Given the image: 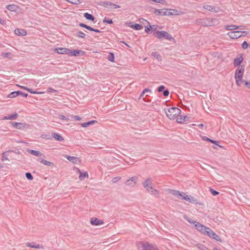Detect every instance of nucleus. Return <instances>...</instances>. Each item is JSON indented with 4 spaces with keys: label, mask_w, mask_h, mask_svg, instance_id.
<instances>
[{
    "label": "nucleus",
    "mask_w": 250,
    "mask_h": 250,
    "mask_svg": "<svg viewBox=\"0 0 250 250\" xmlns=\"http://www.w3.org/2000/svg\"><path fill=\"white\" fill-rule=\"evenodd\" d=\"M154 14L159 16H171L177 15L178 11L173 9L164 8L162 9H153Z\"/></svg>",
    "instance_id": "obj_1"
},
{
    "label": "nucleus",
    "mask_w": 250,
    "mask_h": 250,
    "mask_svg": "<svg viewBox=\"0 0 250 250\" xmlns=\"http://www.w3.org/2000/svg\"><path fill=\"white\" fill-rule=\"evenodd\" d=\"M165 112L168 119L174 120L180 115L181 111L177 107H172L167 109H165Z\"/></svg>",
    "instance_id": "obj_2"
},
{
    "label": "nucleus",
    "mask_w": 250,
    "mask_h": 250,
    "mask_svg": "<svg viewBox=\"0 0 250 250\" xmlns=\"http://www.w3.org/2000/svg\"><path fill=\"white\" fill-rule=\"evenodd\" d=\"M153 35L160 40L164 39L169 41H175V39L172 35L164 30L157 31L153 34Z\"/></svg>",
    "instance_id": "obj_3"
},
{
    "label": "nucleus",
    "mask_w": 250,
    "mask_h": 250,
    "mask_svg": "<svg viewBox=\"0 0 250 250\" xmlns=\"http://www.w3.org/2000/svg\"><path fill=\"white\" fill-rule=\"evenodd\" d=\"M244 71V65L239 66L235 71V79L237 85L240 86L241 83H243L244 80L242 79L243 72Z\"/></svg>",
    "instance_id": "obj_4"
},
{
    "label": "nucleus",
    "mask_w": 250,
    "mask_h": 250,
    "mask_svg": "<svg viewBox=\"0 0 250 250\" xmlns=\"http://www.w3.org/2000/svg\"><path fill=\"white\" fill-rule=\"evenodd\" d=\"M137 247L138 250H159L156 246L149 244L148 242H139Z\"/></svg>",
    "instance_id": "obj_5"
},
{
    "label": "nucleus",
    "mask_w": 250,
    "mask_h": 250,
    "mask_svg": "<svg viewBox=\"0 0 250 250\" xmlns=\"http://www.w3.org/2000/svg\"><path fill=\"white\" fill-rule=\"evenodd\" d=\"M217 21L216 19L206 18L200 19L199 23L203 26H211L214 25L212 23L213 21Z\"/></svg>",
    "instance_id": "obj_6"
},
{
    "label": "nucleus",
    "mask_w": 250,
    "mask_h": 250,
    "mask_svg": "<svg viewBox=\"0 0 250 250\" xmlns=\"http://www.w3.org/2000/svg\"><path fill=\"white\" fill-rule=\"evenodd\" d=\"M204 234L208 235L210 238L214 239L217 241L222 242V240L220 238L219 236L209 228H208V229L205 230Z\"/></svg>",
    "instance_id": "obj_7"
},
{
    "label": "nucleus",
    "mask_w": 250,
    "mask_h": 250,
    "mask_svg": "<svg viewBox=\"0 0 250 250\" xmlns=\"http://www.w3.org/2000/svg\"><path fill=\"white\" fill-rule=\"evenodd\" d=\"M227 35L232 39H237L241 37L244 36L241 33L240 31H230L228 33Z\"/></svg>",
    "instance_id": "obj_8"
},
{
    "label": "nucleus",
    "mask_w": 250,
    "mask_h": 250,
    "mask_svg": "<svg viewBox=\"0 0 250 250\" xmlns=\"http://www.w3.org/2000/svg\"><path fill=\"white\" fill-rule=\"evenodd\" d=\"M151 181L152 179L151 178H147L143 183L144 187L148 192H150V189H153L154 188V187L152 186Z\"/></svg>",
    "instance_id": "obj_9"
},
{
    "label": "nucleus",
    "mask_w": 250,
    "mask_h": 250,
    "mask_svg": "<svg viewBox=\"0 0 250 250\" xmlns=\"http://www.w3.org/2000/svg\"><path fill=\"white\" fill-rule=\"evenodd\" d=\"M138 180V177L136 176H133L131 177L128 180H127L125 182V184L130 187H134Z\"/></svg>",
    "instance_id": "obj_10"
},
{
    "label": "nucleus",
    "mask_w": 250,
    "mask_h": 250,
    "mask_svg": "<svg viewBox=\"0 0 250 250\" xmlns=\"http://www.w3.org/2000/svg\"><path fill=\"white\" fill-rule=\"evenodd\" d=\"M20 95L25 98H26L28 96V94L23 93L21 91H14L10 93V94L8 96V97L10 98H14L17 97L18 96Z\"/></svg>",
    "instance_id": "obj_11"
},
{
    "label": "nucleus",
    "mask_w": 250,
    "mask_h": 250,
    "mask_svg": "<svg viewBox=\"0 0 250 250\" xmlns=\"http://www.w3.org/2000/svg\"><path fill=\"white\" fill-rule=\"evenodd\" d=\"M83 51L76 49H69L68 52V55L70 56H79L83 55Z\"/></svg>",
    "instance_id": "obj_12"
},
{
    "label": "nucleus",
    "mask_w": 250,
    "mask_h": 250,
    "mask_svg": "<svg viewBox=\"0 0 250 250\" xmlns=\"http://www.w3.org/2000/svg\"><path fill=\"white\" fill-rule=\"evenodd\" d=\"M184 200L193 204H196L199 205H203L202 203L198 202L197 199L195 197L190 195H187V197H184Z\"/></svg>",
    "instance_id": "obj_13"
},
{
    "label": "nucleus",
    "mask_w": 250,
    "mask_h": 250,
    "mask_svg": "<svg viewBox=\"0 0 250 250\" xmlns=\"http://www.w3.org/2000/svg\"><path fill=\"white\" fill-rule=\"evenodd\" d=\"M65 158H66L70 162L75 164H77L81 162L80 158L77 157L71 156L69 155H66L65 156Z\"/></svg>",
    "instance_id": "obj_14"
},
{
    "label": "nucleus",
    "mask_w": 250,
    "mask_h": 250,
    "mask_svg": "<svg viewBox=\"0 0 250 250\" xmlns=\"http://www.w3.org/2000/svg\"><path fill=\"white\" fill-rule=\"evenodd\" d=\"M195 227L198 231H200L203 234H204L205 230L208 229V228L198 222H197L195 224Z\"/></svg>",
    "instance_id": "obj_15"
},
{
    "label": "nucleus",
    "mask_w": 250,
    "mask_h": 250,
    "mask_svg": "<svg viewBox=\"0 0 250 250\" xmlns=\"http://www.w3.org/2000/svg\"><path fill=\"white\" fill-rule=\"evenodd\" d=\"M69 49L64 47H58L54 49V51L59 54H67L68 55Z\"/></svg>",
    "instance_id": "obj_16"
},
{
    "label": "nucleus",
    "mask_w": 250,
    "mask_h": 250,
    "mask_svg": "<svg viewBox=\"0 0 250 250\" xmlns=\"http://www.w3.org/2000/svg\"><path fill=\"white\" fill-rule=\"evenodd\" d=\"M90 223L92 225L98 226L104 224V222L97 218H92L90 220Z\"/></svg>",
    "instance_id": "obj_17"
},
{
    "label": "nucleus",
    "mask_w": 250,
    "mask_h": 250,
    "mask_svg": "<svg viewBox=\"0 0 250 250\" xmlns=\"http://www.w3.org/2000/svg\"><path fill=\"white\" fill-rule=\"evenodd\" d=\"M15 33L18 36H24L27 34L25 30L22 29L16 28L15 31Z\"/></svg>",
    "instance_id": "obj_18"
},
{
    "label": "nucleus",
    "mask_w": 250,
    "mask_h": 250,
    "mask_svg": "<svg viewBox=\"0 0 250 250\" xmlns=\"http://www.w3.org/2000/svg\"><path fill=\"white\" fill-rule=\"evenodd\" d=\"M189 120V117L187 115L182 116L180 115L177 119V122L178 123H183L185 121H188Z\"/></svg>",
    "instance_id": "obj_19"
},
{
    "label": "nucleus",
    "mask_w": 250,
    "mask_h": 250,
    "mask_svg": "<svg viewBox=\"0 0 250 250\" xmlns=\"http://www.w3.org/2000/svg\"><path fill=\"white\" fill-rule=\"evenodd\" d=\"M13 127L18 129H23L25 127L26 124H23L21 123L13 122L12 123Z\"/></svg>",
    "instance_id": "obj_20"
},
{
    "label": "nucleus",
    "mask_w": 250,
    "mask_h": 250,
    "mask_svg": "<svg viewBox=\"0 0 250 250\" xmlns=\"http://www.w3.org/2000/svg\"><path fill=\"white\" fill-rule=\"evenodd\" d=\"M26 246L28 247L36 248V249H40V248H43L42 246H41L39 244H36V243L34 242L27 243L26 244Z\"/></svg>",
    "instance_id": "obj_21"
},
{
    "label": "nucleus",
    "mask_w": 250,
    "mask_h": 250,
    "mask_svg": "<svg viewBox=\"0 0 250 250\" xmlns=\"http://www.w3.org/2000/svg\"><path fill=\"white\" fill-rule=\"evenodd\" d=\"M13 150H9L7 151H5L4 152H3L1 156V161H4L5 160H8L9 161V159L8 158V156H9V153L12 152Z\"/></svg>",
    "instance_id": "obj_22"
},
{
    "label": "nucleus",
    "mask_w": 250,
    "mask_h": 250,
    "mask_svg": "<svg viewBox=\"0 0 250 250\" xmlns=\"http://www.w3.org/2000/svg\"><path fill=\"white\" fill-rule=\"evenodd\" d=\"M243 61V57L242 56H241L239 58H235L234 60V65L235 66H238V67L239 66H241L240 64L242 63Z\"/></svg>",
    "instance_id": "obj_23"
},
{
    "label": "nucleus",
    "mask_w": 250,
    "mask_h": 250,
    "mask_svg": "<svg viewBox=\"0 0 250 250\" xmlns=\"http://www.w3.org/2000/svg\"><path fill=\"white\" fill-rule=\"evenodd\" d=\"M112 3L110 1H101L99 3V5L106 8H111Z\"/></svg>",
    "instance_id": "obj_24"
},
{
    "label": "nucleus",
    "mask_w": 250,
    "mask_h": 250,
    "mask_svg": "<svg viewBox=\"0 0 250 250\" xmlns=\"http://www.w3.org/2000/svg\"><path fill=\"white\" fill-rule=\"evenodd\" d=\"M84 17L87 20L93 21L95 20V17L91 14L88 13H85L83 14Z\"/></svg>",
    "instance_id": "obj_25"
},
{
    "label": "nucleus",
    "mask_w": 250,
    "mask_h": 250,
    "mask_svg": "<svg viewBox=\"0 0 250 250\" xmlns=\"http://www.w3.org/2000/svg\"><path fill=\"white\" fill-rule=\"evenodd\" d=\"M129 26L132 28L137 30H139L143 28V25L139 23H135L134 24L129 25Z\"/></svg>",
    "instance_id": "obj_26"
},
{
    "label": "nucleus",
    "mask_w": 250,
    "mask_h": 250,
    "mask_svg": "<svg viewBox=\"0 0 250 250\" xmlns=\"http://www.w3.org/2000/svg\"><path fill=\"white\" fill-rule=\"evenodd\" d=\"M18 114L17 113L15 112L14 114L10 115L7 116H4L3 118V120H14L16 119L18 117Z\"/></svg>",
    "instance_id": "obj_27"
},
{
    "label": "nucleus",
    "mask_w": 250,
    "mask_h": 250,
    "mask_svg": "<svg viewBox=\"0 0 250 250\" xmlns=\"http://www.w3.org/2000/svg\"><path fill=\"white\" fill-rule=\"evenodd\" d=\"M52 136L54 139L58 141H62L64 139L61 136L60 134L57 133H53Z\"/></svg>",
    "instance_id": "obj_28"
},
{
    "label": "nucleus",
    "mask_w": 250,
    "mask_h": 250,
    "mask_svg": "<svg viewBox=\"0 0 250 250\" xmlns=\"http://www.w3.org/2000/svg\"><path fill=\"white\" fill-rule=\"evenodd\" d=\"M238 26L236 25H226L225 26V28L227 30H230L232 31H234L236 29H237Z\"/></svg>",
    "instance_id": "obj_29"
},
{
    "label": "nucleus",
    "mask_w": 250,
    "mask_h": 250,
    "mask_svg": "<svg viewBox=\"0 0 250 250\" xmlns=\"http://www.w3.org/2000/svg\"><path fill=\"white\" fill-rule=\"evenodd\" d=\"M79 172L80 173L79 178L81 180H83L85 178H87L88 177V174L87 172L82 173L79 170Z\"/></svg>",
    "instance_id": "obj_30"
},
{
    "label": "nucleus",
    "mask_w": 250,
    "mask_h": 250,
    "mask_svg": "<svg viewBox=\"0 0 250 250\" xmlns=\"http://www.w3.org/2000/svg\"><path fill=\"white\" fill-rule=\"evenodd\" d=\"M97 121L92 120V121H89L87 122H85V123H82L81 124V125L83 127H87L88 126H89L90 125H93L95 123H97Z\"/></svg>",
    "instance_id": "obj_31"
},
{
    "label": "nucleus",
    "mask_w": 250,
    "mask_h": 250,
    "mask_svg": "<svg viewBox=\"0 0 250 250\" xmlns=\"http://www.w3.org/2000/svg\"><path fill=\"white\" fill-rule=\"evenodd\" d=\"M203 8L209 11H215V7L212 5H204Z\"/></svg>",
    "instance_id": "obj_32"
},
{
    "label": "nucleus",
    "mask_w": 250,
    "mask_h": 250,
    "mask_svg": "<svg viewBox=\"0 0 250 250\" xmlns=\"http://www.w3.org/2000/svg\"><path fill=\"white\" fill-rule=\"evenodd\" d=\"M151 56L154 57L155 58H156L159 61H161L162 60L161 55L158 52H152L151 53Z\"/></svg>",
    "instance_id": "obj_33"
},
{
    "label": "nucleus",
    "mask_w": 250,
    "mask_h": 250,
    "mask_svg": "<svg viewBox=\"0 0 250 250\" xmlns=\"http://www.w3.org/2000/svg\"><path fill=\"white\" fill-rule=\"evenodd\" d=\"M40 163L43 165H44L45 166H48L49 167H53L54 166V164L53 163L48 161L47 160H45L44 159H42L40 161Z\"/></svg>",
    "instance_id": "obj_34"
},
{
    "label": "nucleus",
    "mask_w": 250,
    "mask_h": 250,
    "mask_svg": "<svg viewBox=\"0 0 250 250\" xmlns=\"http://www.w3.org/2000/svg\"><path fill=\"white\" fill-rule=\"evenodd\" d=\"M6 9L11 11H15L17 9V6L15 4H9L6 6Z\"/></svg>",
    "instance_id": "obj_35"
},
{
    "label": "nucleus",
    "mask_w": 250,
    "mask_h": 250,
    "mask_svg": "<svg viewBox=\"0 0 250 250\" xmlns=\"http://www.w3.org/2000/svg\"><path fill=\"white\" fill-rule=\"evenodd\" d=\"M27 152L35 156H42V154L39 151L28 149Z\"/></svg>",
    "instance_id": "obj_36"
},
{
    "label": "nucleus",
    "mask_w": 250,
    "mask_h": 250,
    "mask_svg": "<svg viewBox=\"0 0 250 250\" xmlns=\"http://www.w3.org/2000/svg\"><path fill=\"white\" fill-rule=\"evenodd\" d=\"M114 54L112 52H110L108 54L107 59L110 62H114Z\"/></svg>",
    "instance_id": "obj_37"
},
{
    "label": "nucleus",
    "mask_w": 250,
    "mask_h": 250,
    "mask_svg": "<svg viewBox=\"0 0 250 250\" xmlns=\"http://www.w3.org/2000/svg\"><path fill=\"white\" fill-rule=\"evenodd\" d=\"M170 193L172 195L178 197H179V195H181V192L176 190L171 189L170 190Z\"/></svg>",
    "instance_id": "obj_38"
},
{
    "label": "nucleus",
    "mask_w": 250,
    "mask_h": 250,
    "mask_svg": "<svg viewBox=\"0 0 250 250\" xmlns=\"http://www.w3.org/2000/svg\"><path fill=\"white\" fill-rule=\"evenodd\" d=\"M76 36L81 38H85L86 35L81 31H79L76 33Z\"/></svg>",
    "instance_id": "obj_39"
},
{
    "label": "nucleus",
    "mask_w": 250,
    "mask_h": 250,
    "mask_svg": "<svg viewBox=\"0 0 250 250\" xmlns=\"http://www.w3.org/2000/svg\"><path fill=\"white\" fill-rule=\"evenodd\" d=\"M1 56L3 57L11 58L12 55L10 52H3L1 53Z\"/></svg>",
    "instance_id": "obj_40"
},
{
    "label": "nucleus",
    "mask_w": 250,
    "mask_h": 250,
    "mask_svg": "<svg viewBox=\"0 0 250 250\" xmlns=\"http://www.w3.org/2000/svg\"><path fill=\"white\" fill-rule=\"evenodd\" d=\"M103 22L104 23H108V24H111L113 23V21H112V19H107L106 17H105L104 18V19L103 20Z\"/></svg>",
    "instance_id": "obj_41"
},
{
    "label": "nucleus",
    "mask_w": 250,
    "mask_h": 250,
    "mask_svg": "<svg viewBox=\"0 0 250 250\" xmlns=\"http://www.w3.org/2000/svg\"><path fill=\"white\" fill-rule=\"evenodd\" d=\"M209 191L213 196H216L219 194V192L213 188H210Z\"/></svg>",
    "instance_id": "obj_42"
},
{
    "label": "nucleus",
    "mask_w": 250,
    "mask_h": 250,
    "mask_svg": "<svg viewBox=\"0 0 250 250\" xmlns=\"http://www.w3.org/2000/svg\"><path fill=\"white\" fill-rule=\"evenodd\" d=\"M25 177L29 180H32L33 179L32 175L30 172H26L25 173Z\"/></svg>",
    "instance_id": "obj_43"
},
{
    "label": "nucleus",
    "mask_w": 250,
    "mask_h": 250,
    "mask_svg": "<svg viewBox=\"0 0 250 250\" xmlns=\"http://www.w3.org/2000/svg\"><path fill=\"white\" fill-rule=\"evenodd\" d=\"M151 29H153V27H152L151 25H149V27L146 26L145 27V31L148 34H151Z\"/></svg>",
    "instance_id": "obj_44"
},
{
    "label": "nucleus",
    "mask_w": 250,
    "mask_h": 250,
    "mask_svg": "<svg viewBox=\"0 0 250 250\" xmlns=\"http://www.w3.org/2000/svg\"><path fill=\"white\" fill-rule=\"evenodd\" d=\"M59 118L62 120H65L66 121H68L69 120L68 117L62 115H60L59 116Z\"/></svg>",
    "instance_id": "obj_45"
},
{
    "label": "nucleus",
    "mask_w": 250,
    "mask_h": 250,
    "mask_svg": "<svg viewBox=\"0 0 250 250\" xmlns=\"http://www.w3.org/2000/svg\"><path fill=\"white\" fill-rule=\"evenodd\" d=\"M27 91L29 92L30 93H32V94H42L43 93V92H37V91H34L33 90V89H30L28 88V89H27Z\"/></svg>",
    "instance_id": "obj_46"
},
{
    "label": "nucleus",
    "mask_w": 250,
    "mask_h": 250,
    "mask_svg": "<svg viewBox=\"0 0 250 250\" xmlns=\"http://www.w3.org/2000/svg\"><path fill=\"white\" fill-rule=\"evenodd\" d=\"M165 89V86L163 85H162L159 86L157 88V91L159 92H163Z\"/></svg>",
    "instance_id": "obj_47"
},
{
    "label": "nucleus",
    "mask_w": 250,
    "mask_h": 250,
    "mask_svg": "<svg viewBox=\"0 0 250 250\" xmlns=\"http://www.w3.org/2000/svg\"><path fill=\"white\" fill-rule=\"evenodd\" d=\"M249 46V44L246 41H244L242 44V47L244 49H246Z\"/></svg>",
    "instance_id": "obj_48"
},
{
    "label": "nucleus",
    "mask_w": 250,
    "mask_h": 250,
    "mask_svg": "<svg viewBox=\"0 0 250 250\" xmlns=\"http://www.w3.org/2000/svg\"><path fill=\"white\" fill-rule=\"evenodd\" d=\"M151 194L155 195L157 196L159 195V191L157 190L154 189L153 190L150 191Z\"/></svg>",
    "instance_id": "obj_49"
},
{
    "label": "nucleus",
    "mask_w": 250,
    "mask_h": 250,
    "mask_svg": "<svg viewBox=\"0 0 250 250\" xmlns=\"http://www.w3.org/2000/svg\"><path fill=\"white\" fill-rule=\"evenodd\" d=\"M188 195H187L185 193L181 192V195H179V198L184 200V197H186Z\"/></svg>",
    "instance_id": "obj_50"
},
{
    "label": "nucleus",
    "mask_w": 250,
    "mask_h": 250,
    "mask_svg": "<svg viewBox=\"0 0 250 250\" xmlns=\"http://www.w3.org/2000/svg\"><path fill=\"white\" fill-rule=\"evenodd\" d=\"M163 92V95L165 97L167 96L169 94V91L167 89H165Z\"/></svg>",
    "instance_id": "obj_51"
},
{
    "label": "nucleus",
    "mask_w": 250,
    "mask_h": 250,
    "mask_svg": "<svg viewBox=\"0 0 250 250\" xmlns=\"http://www.w3.org/2000/svg\"><path fill=\"white\" fill-rule=\"evenodd\" d=\"M121 179V177H115L112 179L113 183H115Z\"/></svg>",
    "instance_id": "obj_52"
},
{
    "label": "nucleus",
    "mask_w": 250,
    "mask_h": 250,
    "mask_svg": "<svg viewBox=\"0 0 250 250\" xmlns=\"http://www.w3.org/2000/svg\"><path fill=\"white\" fill-rule=\"evenodd\" d=\"M242 83H244L245 85L250 89V82H247L245 80H243Z\"/></svg>",
    "instance_id": "obj_53"
},
{
    "label": "nucleus",
    "mask_w": 250,
    "mask_h": 250,
    "mask_svg": "<svg viewBox=\"0 0 250 250\" xmlns=\"http://www.w3.org/2000/svg\"><path fill=\"white\" fill-rule=\"evenodd\" d=\"M48 92H53V93H54V92H57V91L54 89H53V88L52 87H49L47 89V90Z\"/></svg>",
    "instance_id": "obj_54"
},
{
    "label": "nucleus",
    "mask_w": 250,
    "mask_h": 250,
    "mask_svg": "<svg viewBox=\"0 0 250 250\" xmlns=\"http://www.w3.org/2000/svg\"><path fill=\"white\" fill-rule=\"evenodd\" d=\"M79 25L80 26L82 27H83V28H85L86 29L87 28V27L88 26V25H86V24H85L84 23H81V22L79 24Z\"/></svg>",
    "instance_id": "obj_55"
},
{
    "label": "nucleus",
    "mask_w": 250,
    "mask_h": 250,
    "mask_svg": "<svg viewBox=\"0 0 250 250\" xmlns=\"http://www.w3.org/2000/svg\"><path fill=\"white\" fill-rule=\"evenodd\" d=\"M187 220L191 224H194V225H195V224L196 223L197 221H195V220H193L192 219H187Z\"/></svg>",
    "instance_id": "obj_56"
},
{
    "label": "nucleus",
    "mask_w": 250,
    "mask_h": 250,
    "mask_svg": "<svg viewBox=\"0 0 250 250\" xmlns=\"http://www.w3.org/2000/svg\"><path fill=\"white\" fill-rule=\"evenodd\" d=\"M152 1L156 3H163V2H165V0H151Z\"/></svg>",
    "instance_id": "obj_57"
},
{
    "label": "nucleus",
    "mask_w": 250,
    "mask_h": 250,
    "mask_svg": "<svg viewBox=\"0 0 250 250\" xmlns=\"http://www.w3.org/2000/svg\"><path fill=\"white\" fill-rule=\"evenodd\" d=\"M120 6L116 4H114L112 3V7H113L114 9H117L120 8Z\"/></svg>",
    "instance_id": "obj_58"
},
{
    "label": "nucleus",
    "mask_w": 250,
    "mask_h": 250,
    "mask_svg": "<svg viewBox=\"0 0 250 250\" xmlns=\"http://www.w3.org/2000/svg\"><path fill=\"white\" fill-rule=\"evenodd\" d=\"M209 142H211L212 144H215L217 146H219L218 142L217 141H215V140H213L210 139V141Z\"/></svg>",
    "instance_id": "obj_59"
},
{
    "label": "nucleus",
    "mask_w": 250,
    "mask_h": 250,
    "mask_svg": "<svg viewBox=\"0 0 250 250\" xmlns=\"http://www.w3.org/2000/svg\"><path fill=\"white\" fill-rule=\"evenodd\" d=\"M202 139L204 141H209V142L210 141V139L208 138V137H207L206 136L203 137Z\"/></svg>",
    "instance_id": "obj_60"
},
{
    "label": "nucleus",
    "mask_w": 250,
    "mask_h": 250,
    "mask_svg": "<svg viewBox=\"0 0 250 250\" xmlns=\"http://www.w3.org/2000/svg\"><path fill=\"white\" fill-rule=\"evenodd\" d=\"M73 118H74V119L77 121H80L81 119V118H80L78 116H74Z\"/></svg>",
    "instance_id": "obj_61"
},
{
    "label": "nucleus",
    "mask_w": 250,
    "mask_h": 250,
    "mask_svg": "<svg viewBox=\"0 0 250 250\" xmlns=\"http://www.w3.org/2000/svg\"><path fill=\"white\" fill-rule=\"evenodd\" d=\"M0 23L2 25H5L6 24V22L5 21L2 20L0 18Z\"/></svg>",
    "instance_id": "obj_62"
},
{
    "label": "nucleus",
    "mask_w": 250,
    "mask_h": 250,
    "mask_svg": "<svg viewBox=\"0 0 250 250\" xmlns=\"http://www.w3.org/2000/svg\"><path fill=\"white\" fill-rule=\"evenodd\" d=\"M87 30H89V31H95V29L89 26H88L87 27Z\"/></svg>",
    "instance_id": "obj_63"
},
{
    "label": "nucleus",
    "mask_w": 250,
    "mask_h": 250,
    "mask_svg": "<svg viewBox=\"0 0 250 250\" xmlns=\"http://www.w3.org/2000/svg\"><path fill=\"white\" fill-rule=\"evenodd\" d=\"M144 93L147 92H151V90L149 88H145L144 90Z\"/></svg>",
    "instance_id": "obj_64"
}]
</instances>
